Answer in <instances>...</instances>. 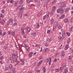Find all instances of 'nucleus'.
Returning <instances> with one entry per match:
<instances>
[{"label":"nucleus","mask_w":73,"mask_h":73,"mask_svg":"<svg viewBox=\"0 0 73 73\" xmlns=\"http://www.w3.org/2000/svg\"><path fill=\"white\" fill-rule=\"evenodd\" d=\"M59 55H60V53H57L55 54L56 56H58Z\"/></svg>","instance_id":"obj_58"},{"label":"nucleus","mask_w":73,"mask_h":73,"mask_svg":"<svg viewBox=\"0 0 73 73\" xmlns=\"http://www.w3.org/2000/svg\"><path fill=\"white\" fill-rule=\"evenodd\" d=\"M33 0H27V4H29V3L32 2V1H33Z\"/></svg>","instance_id":"obj_17"},{"label":"nucleus","mask_w":73,"mask_h":73,"mask_svg":"<svg viewBox=\"0 0 73 73\" xmlns=\"http://www.w3.org/2000/svg\"><path fill=\"white\" fill-rule=\"evenodd\" d=\"M67 42L68 43H70V38H69L68 39Z\"/></svg>","instance_id":"obj_42"},{"label":"nucleus","mask_w":73,"mask_h":73,"mask_svg":"<svg viewBox=\"0 0 73 73\" xmlns=\"http://www.w3.org/2000/svg\"><path fill=\"white\" fill-rule=\"evenodd\" d=\"M62 39H63L64 38H65V36H66V35H65V34L64 33V31H62Z\"/></svg>","instance_id":"obj_4"},{"label":"nucleus","mask_w":73,"mask_h":73,"mask_svg":"<svg viewBox=\"0 0 73 73\" xmlns=\"http://www.w3.org/2000/svg\"><path fill=\"white\" fill-rule=\"evenodd\" d=\"M50 58H47V59H45L44 60V62H49V60H50Z\"/></svg>","instance_id":"obj_5"},{"label":"nucleus","mask_w":73,"mask_h":73,"mask_svg":"<svg viewBox=\"0 0 73 73\" xmlns=\"http://www.w3.org/2000/svg\"><path fill=\"white\" fill-rule=\"evenodd\" d=\"M68 72V69H65L64 70V72H63L62 73H67V72Z\"/></svg>","instance_id":"obj_36"},{"label":"nucleus","mask_w":73,"mask_h":73,"mask_svg":"<svg viewBox=\"0 0 73 73\" xmlns=\"http://www.w3.org/2000/svg\"><path fill=\"white\" fill-rule=\"evenodd\" d=\"M54 21V19H53V18H51L50 20V25H52L53 23V21Z\"/></svg>","instance_id":"obj_7"},{"label":"nucleus","mask_w":73,"mask_h":73,"mask_svg":"<svg viewBox=\"0 0 73 73\" xmlns=\"http://www.w3.org/2000/svg\"><path fill=\"white\" fill-rule=\"evenodd\" d=\"M18 3H19V1H15L14 3L15 6H17V4H18Z\"/></svg>","instance_id":"obj_20"},{"label":"nucleus","mask_w":73,"mask_h":73,"mask_svg":"<svg viewBox=\"0 0 73 73\" xmlns=\"http://www.w3.org/2000/svg\"><path fill=\"white\" fill-rule=\"evenodd\" d=\"M22 13H23V11L20 12L18 14V16L20 18H22Z\"/></svg>","instance_id":"obj_3"},{"label":"nucleus","mask_w":73,"mask_h":73,"mask_svg":"<svg viewBox=\"0 0 73 73\" xmlns=\"http://www.w3.org/2000/svg\"><path fill=\"white\" fill-rule=\"evenodd\" d=\"M44 45L46 46H48L49 45V44L47 43H45Z\"/></svg>","instance_id":"obj_39"},{"label":"nucleus","mask_w":73,"mask_h":73,"mask_svg":"<svg viewBox=\"0 0 73 73\" xmlns=\"http://www.w3.org/2000/svg\"><path fill=\"white\" fill-rule=\"evenodd\" d=\"M57 13H59V12H61V10L60 8H58L57 9Z\"/></svg>","instance_id":"obj_30"},{"label":"nucleus","mask_w":73,"mask_h":73,"mask_svg":"<svg viewBox=\"0 0 73 73\" xmlns=\"http://www.w3.org/2000/svg\"><path fill=\"white\" fill-rule=\"evenodd\" d=\"M40 27V25H39V23H37V24L36 28H39Z\"/></svg>","instance_id":"obj_38"},{"label":"nucleus","mask_w":73,"mask_h":73,"mask_svg":"<svg viewBox=\"0 0 73 73\" xmlns=\"http://www.w3.org/2000/svg\"><path fill=\"white\" fill-rule=\"evenodd\" d=\"M72 56H69L68 60L69 62H71V61H72Z\"/></svg>","instance_id":"obj_12"},{"label":"nucleus","mask_w":73,"mask_h":73,"mask_svg":"<svg viewBox=\"0 0 73 73\" xmlns=\"http://www.w3.org/2000/svg\"><path fill=\"white\" fill-rule=\"evenodd\" d=\"M64 17H65V15H62L61 17H60L59 18V19H61L64 18Z\"/></svg>","instance_id":"obj_22"},{"label":"nucleus","mask_w":73,"mask_h":73,"mask_svg":"<svg viewBox=\"0 0 73 73\" xmlns=\"http://www.w3.org/2000/svg\"><path fill=\"white\" fill-rule=\"evenodd\" d=\"M11 35L12 36H15V32L14 31H12L11 33Z\"/></svg>","instance_id":"obj_14"},{"label":"nucleus","mask_w":73,"mask_h":73,"mask_svg":"<svg viewBox=\"0 0 73 73\" xmlns=\"http://www.w3.org/2000/svg\"><path fill=\"white\" fill-rule=\"evenodd\" d=\"M59 70H60L59 69H56L55 71L56 72H58Z\"/></svg>","instance_id":"obj_54"},{"label":"nucleus","mask_w":73,"mask_h":73,"mask_svg":"<svg viewBox=\"0 0 73 73\" xmlns=\"http://www.w3.org/2000/svg\"><path fill=\"white\" fill-rule=\"evenodd\" d=\"M46 18H48L49 17V14H47L46 15H45Z\"/></svg>","instance_id":"obj_46"},{"label":"nucleus","mask_w":73,"mask_h":73,"mask_svg":"<svg viewBox=\"0 0 73 73\" xmlns=\"http://www.w3.org/2000/svg\"><path fill=\"white\" fill-rule=\"evenodd\" d=\"M32 54H33V53L32 52H31L29 54V57H31L32 56Z\"/></svg>","instance_id":"obj_24"},{"label":"nucleus","mask_w":73,"mask_h":73,"mask_svg":"<svg viewBox=\"0 0 73 73\" xmlns=\"http://www.w3.org/2000/svg\"><path fill=\"white\" fill-rule=\"evenodd\" d=\"M65 54H61L60 57L61 58H64L65 56Z\"/></svg>","instance_id":"obj_32"},{"label":"nucleus","mask_w":73,"mask_h":73,"mask_svg":"<svg viewBox=\"0 0 73 73\" xmlns=\"http://www.w3.org/2000/svg\"><path fill=\"white\" fill-rule=\"evenodd\" d=\"M19 56H18V54L17 52H16L15 53V54H14L12 55V58L13 59H15V58H18Z\"/></svg>","instance_id":"obj_2"},{"label":"nucleus","mask_w":73,"mask_h":73,"mask_svg":"<svg viewBox=\"0 0 73 73\" xmlns=\"http://www.w3.org/2000/svg\"><path fill=\"white\" fill-rule=\"evenodd\" d=\"M69 21L68 19H66L64 20V23H68Z\"/></svg>","instance_id":"obj_10"},{"label":"nucleus","mask_w":73,"mask_h":73,"mask_svg":"<svg viewBox=\"0 0 73 73\" xmlns=\"http://www.w3.org/2000/svg\"><path fill=\"white\" fill-rule=\"evenodd\" d=\"M70 21L71 23H72L73 22V17L72 18L70 19Z\"/></svg>","instance_id":"obj_48"},{"label":"nucleus","mask_w":73,"mask_h":73,"mask_svg":"<svg viewBox=\"0 0 73 73\" xmlns=\"http://www.w3.org/2000/svg\"><path fill=\"white\" fill-rule=\"evenodd\" d=\"M31 35L32 36H36V34L35 33H31Z\"/></svg>","instance_id":"obj_23"},{"label":"nucleus","mask_w":73,"mask_h":73,"mask_svg":"<svg viewBox=\"0 0 73 73\" xmlns=\"http://www.w3.org/2000/svg\"><path fill=\"white\" fill-rule=\"evenodd\" d=\"M1 12L2 13H4V10L3 9L1 11Z\"/></svg>","instance_id":"obj_64"},{"label":"nucleus","mask_w":73,"mask_h":73,"mask_svg":"<svg viewBox=\"0 0 73 73\" xmlns=\"http://www.w3.org/2000/svg\"><path fill=\"white\" fill-rule=\"evenodd\" d=\"M46 52H48V51H49V49L47 48L46 49Z\"/></svg>","instance_id":"obj_52"},{"label":"nucleus","mask_w":73,"mask_h":73,"mask_svg":"<svg viewBox=\"0 0 73 73\" xmlns=\"http://www.w3.org/2000/svg\"><path fill=\"white\" fill-rule=\"evenodd\" d=\"M61 5L63 8H65L66 7V5H65V3H62L61 4Z\"/></svg>","instance_id":"obj_15"},{"label":"nucleus","mask_w":73,"mask_h":73,"mask_svg":"<svg viewBox=\"0 0 73 73\" xmlns=\"http://www.w3.org/2000/svg\"><path fill=\"white\" fill-rule=\"evenodd\" d=\"M25 47L26 48V49L27 50H29V47H28V46H26Z\"/></svg>","instance_id":"obj_51"},{"label":"nucleus","mask_w":73,"mask_h":73,"mask_svg":"<svg viewBox=\"0 0 73 73\" xmlns=\"http://www.w3.org/2000/svg\"><path fill=\"white\" fill-rule=\"evenodd\" d=\"M64 10L65 13H68L69 12V8H65L64 9Z\"/></svg>","instance_id":"obj_6"},{"label":"nucleus","mask_w":73,"mask_h":73,"mask_svg":"<svg viewBox=\"0 0 73 73\" xmlns=\"http://www.w3.org/2000/svg\"><path fill=\"white\" fill-rule=\"evenodd\" d=\"M50 30H48L47 31V34H49V33H50Z\"/></svg>","instance_id":"obj_61"},{"label":"nucleus","mask_w":73,"mask_h":73,"mask_svg":"<svg viewBox=\"0 0 73 73\" xmlns=\"http://www.w3.org/2000/svg\"><path fill=\"white\" fill-rule=\"evenodd\" d=\"M56 1H57V0H54V1L52 3V5H54V4L56 3Z\"/></svg>","instance_id":"obj_29"},{"label":"nucleus","mask_w":73,"mask_h":73,"mask_svg":"<svg viewBox=\"0 0 73 73\" xmlns=\"http://www.w3.org/2000/svg\"><path fill=\"white\" fill-rule=\"evenodd\" d=\"M41 14H40V13H38V15H37L38 16H41Z\"/></svg>","instance_id":"obj_57"},{"label":"nucleus","mask_w":73,"mask_h":73,"mask_svg":"<svg viewBox=\"0 0 73 73\" xmlns=\"http://www.w3.org/2000/svg\"><path fill=\"white\" fill-rule=\"evenodd\" d=\"M62 8H63V7L62 6H59V9H62Z\"/></svg>","instance_id":"obj_62"},{"label":"nucleus","mask_w":73,"mask_h":73,"mask_svg":"<svg viewBox=\"0 0 73 73\" xmlns=\"http://www.w3.org/2000/svg\"><path fill=\"white\" fill-rule=\"evenodd\" d=\"M10 61L12 64H14V60H13V59H11Z\"/></svg>","instance_id":"obj_37"},{"label":"nucleus","mask_w":73,"mask_h":73,"mask_svg":"<svg viewBox=\"0 0 73 73\" xmlns=\"http://www.w3.org/2000/svg\"><path fill=\"white\" fill-rule=\"evenodd\" d=\"M42 52L44 53H46V49H44L42 50Z\"/></svg>","instance_id":"obj_44"},{"label":"nucleus","mask_w":73,"mask_h":73,"mask_svg":"<svg viewBox=\"0 0 73 73\" xmlns=\"http://www.w3.org/2000/svg\"><path fill=\"white\" fill-rule=\"evenodd\" d=\"M21 31L22 34V35H25V33H24V29L23 28H21Z\"/></svg>","instance_id":"obj_8"},{"label":"nucleus","mask_w":73,"mask_h":73,"mask_svg":"<svg viewBox=\"0 0 73 73\" xmlns=\"http://www.w3.org/2000/svg\"><path fill=\"white\" fill-rule=\"evenodd\" d=\"M23 2H24V1L23 0H21L20 1V4H23Z\"/></svg>","instance_id":"obj_47"},{"label":"nucleus","mask_w":73,"mask_h":73,"mask_svg":"<svg viewBox=\"0 0 73 73\" xmlns=\"http://www.w3.org/2000/svg\"><path fill=\"white\" fill-rule=\"evenodd\" d=\"M8 47V44H6L4 46V49L5 50H6V49H7V47Z\"/></svg>","instance_id":"obj_26"},{"label":"nucleus","mask_w":73,"mask_h":73,"mask_svg":"<svg viewBox=\"0 0 73 73\" xmlns=\"http://www.w3.org/2000/svg\"><path fill=\"white\" fill-rule=\"evenodd\" d=\"M48 64L50 66L51 64V58H50V60H49V62L48 63Z\"/></svg>","instance_id":"obj_45"},{"label":"nucleus","mask_w":73,"mask_h":73,"mask_svg":"<svg viewBox=\"0 0 73 73\" xmlns=\"http://www.w3.org/2000/svg\"><path fill=\"white\" fill-rule=\"evenodd\" d=\"M61 54H65V52H64V51L62 50L61 52Z\"/></svg>","instance_id":"obj_43"},{"label":"nucleus","mask_w":73,"mask_h":73,"mask_svg":"<svg viewBox=\"0 0 73 73\" xmlns=\"http://www.w3.org/2000/svg\"><path fill=\"white\" fill-rule=\"evenodd\" d=\"M42 60L39 62L38 63L37 65V66H40V65H41V64H42Z\"/></svg>","instance_id":"obj_13"},{"label":"nucleus","mask_w":73,"mask_h":73,"mask_svg":"<svg viewBox=\"0 0 73 73\" xmlns=\"http://www.w3.org/2000/svg\"><path fill=\"white\" fill-rule=\"evenodd\" d=\"M39 60H40L42 59V56H40V57L38 58Z\"/></svg>","instance_id":"obj_59"},{"label":"nucleus","mask_w":73,"mask_h":73,"mask_svg":"<svg viewBox=\"0 0 73 73\" xmlns=\"http://www.w3.org/2000/svg\"><path fill=\"white\" fill-rule=\"evenodd\" d=\"M27 32L29 33L30 32V31H31V28L30 27H27Z\"/></svg>","instance_id":"obj_11"},{"label":"nucleus","mask_w":73,"mask_h":73,"mask_svg":"<svg viewBox=\"0 0 73 73\" xmlns=\"http://www.w3.org/2000/svg\"><path fill=\"white\" fill-rule=\"evenodd\" d=\"M62 27V25H60V26H58V29H61Z\"/></svg>","instance_id":"obj_40"},{"label":"nucleus","mask_w":73,"mask_h":73,"mask_svg":"<svg viewBox=\"0 0 73 73\" xmlns=\"http://www.w3.org/2000/svg\"><path fill=\"white\" fill-rule=\"evenodd\" d=\"M52 1V0H47L46 1V4H47L48 3H49V2H50Z\"/></svg>","instance_id":"obj_25"},{"label":"nucleus","mask_w":73,"mask_h":73,"mask_svg":"<svg viewBox=\"0 0 73 73\" xmlns=\"http://www.w3.org/2000/svg\"><path fill=\"white\" fill-rule=\"evenodd\" d=\"M54 24V27H57L58 26V23H57V22H55Z\"/></svg>","instance_id":"obj_16"},{"label":"nucleus","mask_w":73,"mask_h":73,"mask_svg":"<svg viewBox=\"0 0 73 73\" xmlns=\"http://www.w3.org/2000/svg\"><path fill=\"white\" fill-rule=\"evenodd\" d=\"M9 68H12V66L11 64L9 66Z\"/></svg>","instance_id":"obj_56"},{"label":"nucleus","mask_w":73,"mask_h":73,"mask_svg":"<svg viewBox=\"0 0 73 73\" xmlns=\"http://www.w3.org/2000/svg\"><path fill=\"white\" fill-rule=\"evenodd\" d=\"M58 38H59V39H60V40H62L61 38H62V36L61 37V36H60V35H59L58 36Z\"/></svg>","instance_id":"obj_41"},{"label":"nucleus","mask_w":73,"mask_h":73,"mask_svg":"<svg viewBox=\"0 0 73 73\" xmlns=\"http://www.w3.org/2000/svg\"><path fill=\"white\" fill-rule=\"evenodd\" d=\"M14 60L15 61L16 63H17V64H19V63H20V62L19 61H17V58H15V59H14Z\"/></svg>","instance_id":"obj_9"},{"label":"nucleus","mask_w":73,"mask_h":73,"mask_svg":"<svg viewBox=\"0 0 73 73\" xmlns=\"http://www.w3.org/2000/svg\"><path fill=\"white\" fill-rule=\"evenodd\" d=\"M2 35V30H0V35Z\"/></svg>","instance_id":"obj_60"},{"label":"nucleus","mask_w":73,"mask_h":73,"mask_svg":"<svg viewBox=\"0 0 73 73\" xmlns=\"http://www.w3.org/2000/svg\"><path fill=\"white\" fill-rule=\"evenodd\" d=\"M60 13H64V9H60Z\"/></svg>","instance_id":"obj_35"},{"label":"nucleus","mask_w":73,"mask_h":73,"mask_svg":"<svg viewBox=\"0 0 73 73\" xmlns=\"http://www.w3.org/2000/svg\"><path fill=\"white\" fill-rule=\"evenodd\" d=\"M17 24L16 23H14L13 25V26H17Z\"/></svg>","instance_id":"obj_49"},{"label":"nucleus","mask_w":73,"mask_h":73,"mask_svg":"<svg viewBox=\"0 0 73 73\" xmlns=\"http://www.w3.org/2000/svg\"><path fill=\"white\" fill-rule=\"evenodd\" d=\"M13 20L12 18H11L9 21H7V25H9L11 23L13 24Z\"/></svg>","instance_id":"obj_1"},{"label":"nucleus","mask_w":73,"mask_h":73,"mask_svg":"<svg viewBox=\"0 0 73 73\" xmlns=\"http://www.w3.org/2000/svg\"><path fill=\"white\" fill-rule=\"evenodd\" d=\"M5 71L7 70H8V68L7 67H5Z\"/></svg>","instance_id":"obj_53"},{"label":"nucleus","mask_w":73,"mask_h":73,"mask_svg":"<svg viewBox=\"0 0 73 73\" xmlns=\"http://www.w3.org/2000/svg\"><path fill=\"white\" fill-rule=\"evenodd\" d=\"M52 39L51 38H48L47 39V41H52Z\"/></svg>","instance_id":"obj_33"},{"label":"nucleus","mask_w":73,"mask_h":73,"mask_svg":"<svg viewBox=\"0 0 73 73\" xmlns=\"http://www.w3.org/2000/svg\"><path fill=\"white\" fill-rule=\"evenodd\" d=\"M69 47V46L68 45H67L65 48V50H67Z\"/></svg>","instance_id":"obj_31"},{"label":"nucleus","mask_w":73,"mask_h":73,"mask_svg":"<svg viewBox=\"0 0 73 73\" xmlns=\"http://www.w3.org/2000/svg\"><path fill=\"white\" fill-rule=\"evenodd\" d=\"M21 10H24V8H21L19 9V11H20V12L22 11H21Z\"/></svg>","instance_id":"obj_50"},{"label":"nucleus","mask_w":73,"mask_h":73,"mask_svg":"<svg viewBox=\"0 0 73 73\" xmlns=\"http://www.w3.org/2000/svg\"><path fill=\"white\" fill-rule=\"evenodd\" d=\"M56 7L54 6L52 7V10H53V11H55L56 10Z\"/></svg>","instance_id":"obj_34"},{"label":"nucleus","mask_w":73,"mask_h":73,"mask_svg":"<svg viewBox=\"0 0 73 73\" xmlns=\"http://www.w3.org/2000/svg\"><path fill=\"white\" fill-rule=\"evenodd\" d=\"M66 34L67 35H68V36H70V33H69V32H67L66 33Z\"/></svg>","instance_id":"obj_63"},{"label":"nucleus","mask_w":73,"mask_h":73,"mask_svg":"<svg viewBox=\"0 0 73 73\" xmlns=\"http://www.w3.org/2000/svg\"><path fill=\"white\" fill-rule=\"evenodd\" d=\"M5 35H6V32H4L3 33V34H2L1 36H2V37H4Z\"/></svg>","instance_id":"obj_19"},{"label":"nucleus","mask_w":73,"mask_h":73,"mask_svg":"<svg viewBox=\"0 0 73 73\" xmlns=\"http://www.w3.org/2000/svg\"><path fill=\"white\" fill-rule=\"evenodd\" d=\"M62 66L63 69H65V68H66V64H63L62 65Z\"/></svg>","instance_id":"obj_18"},{"label":"nucleus","mask_w":73,"mask_h":73,"mask_svg":"<svg viewBox=\"0 0 73 73\" xmlns=\"http://www.w3.org/2000/svg\"><path fill=\"white\" fill-rule=\"evenodd\" d=\"M43 71L44 73H45L46 72V69H45V67H44L42 68Z\"/></svg>","instance_id":"obj_28"},{"label":"nucleus","mask_w":73,"mask_h":73,"mask_svg":"<svg viewBox=\"0 0 73 73\" xmlns=\"http://www.w3.org/2000/svg\"><path fill=\"white\" fill-rule=\"evenodd\" d=\"M0 17H1V18H2V19H3L4 17V15H3L2 14H0Z\"/></svg>","instance_id":"obj_27"},{"label":"nucleus","mask_w":73,"mask_h":73,"mask_svg":"<svg viewBox=\"0 0 73 73\" xmlns=\"http://www.w3.org/2000/svg\"><path fill=\"white\" fill-rule=\"evenodd\" d=\"M4 57L3 56H1L0 58V60H3V59H4Z\"/></svg>","instance_id":"obj_55"},{"label":"nucleus","mask_w":73,"mask_h":73,"mask_svg":"<svg viewBox=\"0 0 73 73\" xmlns=\"http://www.w3.org/2000/svg\"><path fill=\"white\" fill-rule=\"evenodd\" d=\"M72 28L73 27H70L68 29L69 31L70 32H72V30H73Z\"/></svg>","instance_id":"obj_21"}]
</instances>
